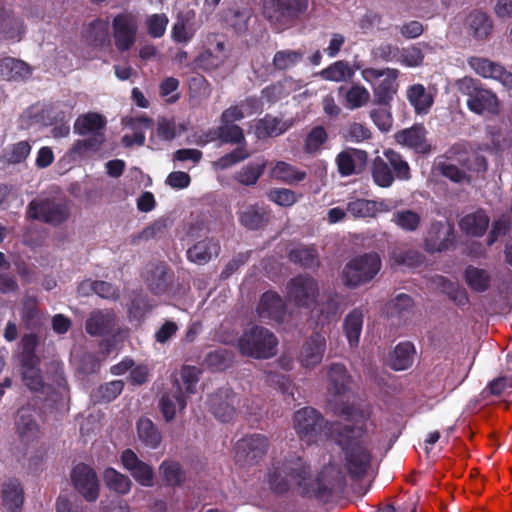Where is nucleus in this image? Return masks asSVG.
Here are the masks:
<instances>
[{"mask_svg": "<svg viewBox=\"0 0 512 512\" xmlns=\"http://www.w3.org/2000/svg\"><path fill=\"white\" fill-rule=\"evenodd\" d=\"M265 477L269 490L276 496L296 490L303 498L317 500H328L334 492H342L347 484L339 465L324 466L313 477L311 463L302 454L292 451L273 458Z\"/></svg>", "mask_w": 512, "mask_h": 512, "instance_id": "nucleus-1", "label": "nucleus"}, {"mask_svg": "<svg viewBox=\"0 0 512 512\" xmlns=\"http://www.w3.org/2000/svg\"><path fill=\"white\" fill-rule=\"evenodd\" d=\"M365 423H336L332 434L335 443L344 455V465L349 476L354 480L362 479L368 472L372 461V453L366 444Z\"/></svg>", "mask_w": 512, "mask_h": 512, "instance_id": "nucleus-2", "label": "nucleus"}, {"mask_svg": "<svg viewBox=\"0 0 512 512\" xmlns=\"http://www.w3.org/2000/svg\"><path fill=\"white\" fill-rule=\"evenodd\" d=\"M278 339L268 328L253 325L237 340L239 353L257 360L270 359L277 354Z\"/></svg>", "mask_w": 512, "mask_h": 512, "instance_id": "nucleus-3", "label": "nucleus"}, {"mask_svg": "<svg viewBox=\"0 0 512 512\" xmlns=\"http://www.w3.org/2000/svg\"><path fill=\"white\" fill-rule=\"evenodd\" d=\"M309 0H264L263 15L277 32L293 27L306 13Z\"/></svg>", "mask_w": 512, "mask_h": 512, "instance_id": "nucleus-4", "label": "nucleus"}, {"mask_svg": "<svg viewBox=\"0 0 512 512\" xmlns=\"http://www.w3.org/2000/svg\"><path fill=\"white\" fill-rule=\"evenodd\" d=\"M381 258L376 252L364 253L349 260L341 273L343 284L356 288L375 278L381 269Z\"/></svg>", "mask_w": 512, "mask_h": 512, "instance_id": "nucleus-5", "label": "nucleus"}, {"mask_svg": "<svg viewBox=\"0 0 512 512\" xmlns=\"http://www.w3.org/2000/svg\"><path fill=\"white\" fill-rule=\"evenodd\" d=\"M458 90L467 96V107L478 115L484 113L498 114L499 102L497 96L490 90L482 87L480 81L471 77H464L457 81Z\"/></svg>", "mask_w": 512, "mask_h": 512, "instance_id": "nucleus-6", "label": "nucleus"}, {"mask_svg": "<svg viewBox=\"0 0 512 512\" xmlns=\"http://www.w3.org/2000/svg\"><path fill=\"white\" fill-rule=\"evenodd\" d=\"M320 287L309 274H298L286 284V298L295 307L313 311L318 305Z\"/></svg>", "mask_w": 512, "mask_h": 512, "instance_id": "nucleus-7", "label": "nucleus"}, {"mask_svg": "<svg viewBox=\"0 0 512 512\" xmlns=\"http://www.w3.org/2000/svg\"><path fill=\"white\" fill-rule=\"evenodd\" d=\"M271 446L269 438L261 433L247 434L234 446L236 463L242 466H254L266 457Z\"/></svg>", "mask_w": 512, "mask_h": 512, "instance_id": "nucleus-8", "label": "nucleus"}, {"mask_svg": "<svg viewBox=\"0 0 512 512\" xmlns=\"http://www.w3.org/2000/svg\"><path fill=\"white\" fill-rule=\"evenodd\" d=\"M455 245V227L449 220L432 221L423 235V249L429 254L446 252Z\"/></svg>", "mask_w": 512, "mask_h": 512, "instance_id": "nucleus-9", "label": "nucleus"}, {"mask_svg": "<svg viewBox=\"0 0 512 512\" xmlns=\"http://www.w3.org/2000/svg\"><path fill=\"white\" fill-rule=\"evenodd\" d=\"M26 217L51 225H60L69 217V210L63 203L50 198L33 199L26 208Z\"/></svg>", "mask_w": 512, "mask_h": 512, "instance_id": "nucleus-10", "label": "nucleus"}, {"mask_svg": "<svg viewBox=\"0 0 512 512\" xmlns=\"http://www.w3.org/2000/svg\"><path fill=\"white\" fill-rule=\"evenodd\" d=\"M115 46L120 52L131 49L136 41L138 30L137 16L131 12H121L112 21Z\"/></svg>", "mask_w": 512, "mask_h": 512, "instance_id": "nucleus-11", "label": "nucleus"}, {"mask_svg": "<svg viewBox=\"0 0 512 512\" xmlns=\"http://www.w3.org/2000/svg\"><path fill=\"white\" fill-rule=\"evenodd\" d=\"M293 419L297 434L308 443L316 441L325 426L324 417L312 407L296 411Z\"/></svg>", "mask_w": 512, "mask_h": 512, "instance_id": "nucleus-12", "label": "nucleus"}, {"mask_svg": "<svg viewBox=\"0 0 512 512\" xmlns=\"http://www.w3.org/2000/svg\"><path fill=\"white\" fill-rule=\"evenodd\" d=\"M70 476L73 487L87 502H95L98 499L99 479L92 467L79 463L73 467Z\"/></svg>", "mask_w": 512, "mask_h": 512, "instance_id": "nucleus-13", "label": "nucleus"}, {"mask_svg": "<svg viewBox=\"0 0 512 512\" xmlns=\"http://www.w3.org/2000/svg\"><path fill=\"white\" fill-rule=\"evenodd\" d=\"M239 396L229 387L219 388L209 398L210 412L221 422L233 420L239 405Z\"/></svg>", "mask_w": 512, "mask_h": 512, "instance_id": "nucleus-14", "label": "nucleus"}, {"mask_svg": "<svg viewBox=\"0 0 512 512\" xmlns=\"http://www.w3.org/2000/svg\"><path fill=\"white\" fill-rule=\"evenodd\" d=\"M469 66L483 78H491L499 81L503 86L512 89V73L499 63L487 58L471 57L468 60Z\"/></svg>", "mask_w": 512, "mask_h": 512, "instance_id": "nucleus-15", "label": "nucleus"}, {"mask_svg": "<svg viewBox=\"0 0 512 512\" xmlns=\"http://www.w3.org/2000/svg\"><path fill=\"white\" fill-rule=\"evenodd\" d=\"M469 66L483 78H491L499 81L503 86L512 89V73L499 63L487 58L471 57L468 60Z\"/></svg>", "mask_w": 512, "mask_h": 512, "instance_id": "nucleus-16", "label": "nucleus"}, {"mask_svg": "<svg viewBox=\"0 0 512 512\" xmlns=\"http://www.w3.org/2000/svg\"><path fill=\"white\" fill-rule=\"evenodd\" d=\"M326 351V338L320 332H313L303 343L299 362L304 368H314L322 362Z\"/></svg>", "mask_w": 512, "mask_h": 512, "instance_id": "nucleus-17", "label": "nucleus"}, {"mask_svg": "<svg viewBox=\"0 0 512 512\" xmlns=\"http://www.w3.org/2000/svg\"><path fill=\"white\" fill-rule=\"evenodd\" d=\"M257 313L260 318L282 323L287 313V307L279 293L269 290L261 295Z\"/></svg>", "mask_w": 512, "mask_h": 512, "instance_id": "nucleus-18", "label": "nucleus"}, {"mask_svg": "<svg viewBox=\"0 0 512 512\" xmlns=\"http://www.w3.org/2000/svg\"><path fill=\"white\" fill-rule=\"evenodd\" d=\"M121 463L141 486H153L154 472L152 467L140 460L132 449H125L122 452Z\"/></svg>", "mask_w": 512, "mask_h": 512, "instance_id": "nucleus-19", "label": "nucleus"}, {"mask_svg": "<svg viewBox=\"0 0 512 512\" xmlns=\"http://www.w3.org/2000/svg\"><path fill=\"white\" fill-rule=\"evenodd\" d=\"M427 130L422 124H414L410 128L400 130L396 133V141L413 149L418 154H429L432 146L427 141Z\"/></svg>", "mask_w": 512, "mask_h": 512, "instance_id": "nucleus-20", "label": "nucleus"}, {"mask_svg": "<svg viewBox=\"0 0 512 512\" xmlns=\"http://www.w3.org/2000/svg\"><path fill=\"white\" fill-rule=\"evenodd\" d=\"M171 393H164L159 400V408L166 422H171L176 415V407L184 410L187 406L186 396L178 377L172 380Z\"/></svg>", "mask_w": 512, "mask_h": 512, "instance_id": "nucleus-21", "label": "nucleus"}, {"mask_svg": "<svg viewBox=\"0 0 512 512\" xmlns=\"http://www.w3.org/2000/svg\"><path fill=\"white\" fill-rule=\"evenodd\" d=\"M115 313L110 310H94L85 322V330L90 336H106L114 331Z\"/></svg>", "mask_w": 512, "mask_h": 512, "instance_id": "nucleus-22", "label": "nucleus"}, {"mask_svg": "<svg viewBox=\"0 0 512 512\" xmlns=\"http://www.w3.org/2000/svg\"><path fill=\"white\" fill-rule=\"evenodd\" d=\"M15 425L22 442L29 443L38 437L39 424L36 411L32 407H22L17 411Z\"/></svg>", "mask_w": 512, "mask_h": 512, "instance_id": "nucleus-23", "label": "nucleus"}, {"mask_svg": "<svg viewBox=\"0 0 512 512\" xmlns=\"http://www.w3.org/2000/svg\"><path fill=\"white\" fill-rule=\"evenodd\" d=\"M399 71L387 68V72L376 85L373 86L374 103L379 106H390L394 95L397 93Z\"/></svg>", "mask_w": 512, "mask_h": 512, "instance_id": "nucleus-24", "label": "nucleus"}, {"mask_svg": "<svg viewBox=\"0 0 512 512\" xmlns=\"http://www.w3.org/2000/svg\"><path fill=\"white\" fill-rule=\"evenodd\" d=\"M327 378L329 394L343 396L349 391L352 379L344 364L331 363L327 368Z\"/></svg>", "mask_w": 512, "mask_h": 512, "instance_id": "nucleus-25", "label": "nucleus"}, {"mask_svg": "<svg viewBox=\"0 0 512 512\" xmlns=\"http://www.w3.org/2000/svg\"><path fill=\"white\" fill-rule=\"evenodd\" d=\"M220 249V244L217 240L205 238L188 248L186 256L190 262L204 265L208 263L212 257H217L220 253Z\"/></svg>", "mask_w": 512, "mask_h": 512, "instance_id": "nucleus-26", "label": "nucleus"}, {"mask_svg": "<svg viewBox=\"0 0 512 512\" xmlns=\"http://www.w3.org/2000/svg\"><path fill=\"white\" fill-rule=\"evenodd\" d=\"M1 498L5 512H21L24 492L20 482L17 479H10L3 483Z\"/></svg>", "mask_w": 512, "mask_h": 512, "instance_id": "nucleus-27", "label": "nucleus"}, {"mask_svg": "<svg viewBox=\"0 0 512 512\" xmlns=\"http://www.w3.org/2000/svg\"><path fill=\"white\" fill-rule=\"evenodd\" d=\"M364 312L360 307L351 310L344 318L342 330L350 347H357L363 328Z\"/></svg>", "mask_w": 512, "mask_h": 512, "instance_id": "nucleus-28", "label": "nucleus"}, {"mask_svg": "<svg viewBox=\"0 0 512 512\" xmlns=\"http://www.w3.org/2000/svg\"><path fill=\"white\" fill-rule=\"evenodd\" d=\"M195 13L193 11L179 12L172 26L171 38L176 43H188L195 34L193 20Z\"/></svg>", "mask_w": 512, "mask_h": 512, "instance_id": "nucleus-29", "label": "nucleus"}, {"mask_svg": "<svg viewBox=\"0 0 512 512\" xmlns=\"http://www.w3.org/2000/svg\"><path fill=\"white\" fill-rule=\"evenodd\" d=\"M270 221L269 211L259 205H249L239 213V222L249 230L264 228Z\"/></svg>", "mask_w": 512, "mask_h": 512, "instance_id": "nucleus-30", "label": "nucleus"}, {"mask_svg": "<svg viewBox=\"0 0 512 512\" xmlns=\"http://www.w3.org/2000/svg\"><path fill=\"white\" fill-rule=\"evenodd\" d=\"M19 364L25 386L34 392L42 391L45 383L40 368L41 359L21 360Z\"/></svg>", "mask_w": 512, "mask_h": 512, "instance_id": "nucleus-31", "label": "nucleus"}, {"mask_svg": "<svg viewBox=\"0 0 512 512\" xmlns=\"http://www.w3.org/2000/svg\"><path fill=\"white\" fill-rule=\"evenodd\" d=\"M490 218L482 209L465 215L459 222L461 230L468 236L481 237L489 227Z\"/></svg>", "mask_w": 512, "mask_h": 512, "instance_id": "nucleus-32", "label": "nucleus"}, {"mask_svg": "<svg viewBox=\"0 0 512 512\" xmlns=\"http://www.w3.org/2000/svg\"><path fill=\"white\" fill-rule=\"evenodd\" d=\"M137 436L140 442L151 449H157L162 442V433L148 417H140L136 423Z\"/></svg>", "mask_w": 512, "mask_h": 512, "instance_id": "nucleus-33", "label": "nucleus"}, {"mask_svg": "<svg viewBox=\"0 0 512 512\" xmlns=\"http://www.w3.org/2000/svg\"><path fill=\"white\" fill-rule=\"evenodd\" d=\"M470 34L476 40H485L492 33L493 22L484 12L474 10L466 18Z\"/></svg>", "mask_w": 512, "mask_h": 512, "instance_id": "nucleus-34", "label": "nucleus"}, {"mask_svg": "<svg viewBox=\"0 0 512 512\" xmlns=\"http://www.w3.org/2000/svg\"><path fill=\"white\" fill-rule=\"evenodd\" d=\"M107 121L105 117L96 112L80 115L74 123V132L84 136L92 133L104 132Z\"/></svg>", "mask_w": 512, "mask_h": 512, "instance_id": "nucleus-35", "label": "nucleus"}, {"mask_svg": "<svg viewBox=\"0 0 512 512\" xmlns=\"http://www.w3.org/2000/svg\"><path fill=\"white\" fill-rule=\"evenodd\" d=\"M391 265L395 267L406 266L409 268H418L424 261L425 256L415 249L393 248L389 253Z\"/></svg>", "mask_w": 512, "mask_h": 512, "instance_id": "nucleus-36", "label": "nucleus"}, {"mask_svg": "<svg viewBox=\"0 0 512 512\" xmlns=\"http://www.w3.org/2000/svg\"><path fill=\"white\" fill-rule=\"evenodd\" d=\"M31 68L27 63L11 57L0 61V75L7 80H24L31 76Z\"/></svg>", "mask_w": 512, "mask_h": 512, "instance_id": "nucleus-37", "label": "nucleus"}, {"mask_svg": "<svg viewBox=\"0 0 512 512\" xmlns=\"http://www.w3.org/2000/svg\"><path fill=\"white\" fill-rule=\"evenodd\" d=\"M289 260L304 269H316L319 267V254L315 247L299 246L291 249Z\"/></svg>", "mask_w": 512, "mask_h": 512, "instance_id": "nucleus-38", "label": "nucleus"}, {"mask_svg": "<svg viewBox=\"0 0 512 512\" xmlns=\"http://www.w3.org/2000/svg\"><path fill=\"white\" fill-rule=\"evenodd\" d=\"M464 280L471 290L483 293L490 287L491 275L485 269L468 265L464 271Z\"/></svg>", "mask_w": 512, "mask_h": 512, "instance_id": "nucleus-39", "label": "nucleus"}, {"mask_svg": "<svg viewBox=\"0 0 512 512\" xmlns=\"http://www.w3.org/2000/svg\"><path fill=\"white\" fill-rule=\"evenodd\" d=\"M415 346L409 341L400 342L393 351L390 366L395 371L406 370L414 361Z\"/></svg>", "mask_w": 512, "mask_h": 512, "instance_id": "nucleus-40", "label": "nucleus"}, {"mask_svg": "<svg viewBox=\"0 0 512 512\" xmlns=\"http://www.w3.org/2000/svg\"><path fill=\"white\" fill-rule=\"evenodd\" d=\"M21 320L27 330H38L42 325L41 311L35 297H26L21 309Z\"/></svg>", "mask_w": 512, "mask_h": 512, "instance_id": "nucleus-41", "label": "nucleus"}, {"mask_svg": "<svg viewBox=\"0 0 512 512\" xmlns=\"http://www.w3.org/2000/svg\"><path fill=\"white\" fill-rule=\"evenodd\" d=\"M407 98L417 114H426L433 105V97L422 84H414L407 90Z\"/></svg>", "mask_w": 512, "mask_h": 512, "instance_id": "nucleus-42", "label": "nucleus"}, {"mask_svg": "<svg viewBox=\"0 0 512 512\" xmlns=\"http://www.w3.org/2000/svg\"><path fill=\"white\" fill-rule=\"evenodd\" d=\"M24 33V25L21 19L13 16L10 11L0 9V34L7 39L20 40Z\"/></svg>", "mask_w": 512, "mask_h": 512, "instance_id": "nucleus-43", "label": "nucleus"}, {"mask_svg": "<svg viewBox=\"0 0 512 512\" xmlns=\"http://www.w3.org/2000/svg\"><path fill=\"white\" fill-rule=\"evenodd\" d=\"M85 38L94 47L108 44L109 22L101 18L93 20L85 31Z\"/></svg>", "mask_w": 512, "mask_h": 512, "instance_id": "nucleus-44", "label": "nucleus"}, {"mask_svg": "<svg viewBox=\"0 0 512 512\" xmlns=\"http://www.w3.org/2000/svg\"><path fill=\"white\" fill-rule=\"evenodd\" d=\"M303 59L302 50L283 49L274 54L272 65L276 71H287L301 63Z\"/></svg>", "mask_w": 512, "mask_h": 512, "instance_id": "nucleus-45", "label": "nucleus"}, {"mask_svg": "<svg viewBox=\"0 0 512 512\" xmlns=\"http://www.w3.org/2000/svg\"><path fill=\"white\" fill-rule=\"evenodd\" d=\"M338 93L344 96L346 107L349 109L360 108L367 104L370 99L369 91L360 84H354L349 89L342 86L338 89Z\"/></svg>", "mask_w": 512, "mask_h": 512, "instance_id": "nucleus-46", "label": "nucleus"}, {"mask_svg": "<svg viewBox=\"0 0 512 512\" xmlns=\"http://www.w3.org/2000/svg\"><path fill=\"white\" fill-rule=\"evenodd\" d=\"M371 175L374 183L381 188L392 186L396 178L388 163L379 156L372 162Z\"/></svg>", "mask_w": 512, "mask_h": 512, "instance_id": "nucleus-47", "label": "nucleus"}, {"mask_svg": "<svg viewBox=\"0 0 512 512\" xmlns=\"http://www.w3.org/2000/svg\"><path fill=\"white\" fill-rule=\"evenodd\" d=\"M271 175L273 178L287 184L301 182L307 176L305 171H300L295 166L284 161H279L276 163V165L271 170Z\"/></svg>", "mask_w": 512, "mask_h": 512, "instance_id": "nucleus-48", "label": "nucleus"}, {"mask_svg": "<svg viewBox=\"0 0 512 512\" xmlns=\"http://www.w3.org/2000/svg\"><path fill=\"white\" fill-rule=\"evenodd\" d=\"M287 130L285 124L277 117L266 114L256 124V135L258 138L276 137Z\"/></svg>", "mask_w": 512, "mask_h": 512, "instance_id": "nucleus-49", "label": "nucleus"}, {"mask_svg": "<svg viewBox=\"0 0 512 512\" xmlns=\"http://www.w3.org/2000/svg\"><path fill=\"white\" fill-rule=\"evenodd\" d=\"M202 370L194 365H183L180 369L179 382L185 396L193 395L197 392V385L200 381Z\"/></svg>", "mask_w": 512, "mask_h": 512, "instance_id": "nucleus-50", "label": "nucleus"}, {"mask_svg": "<svg viewBox=\"0 0 512 512\" xmlns=\"http://www.w3.org/2000/svg\"><path fill=\"white\" fill-rule=\"evenodd\" d=\"M159 471L165 484L168 486H181L185 481V472L177 461H163L159 467Z\"/></svg>", "mask_w": 512, "mask_h": 512, "instance_id": "nucleus-51", "label": "nucleus"}, {"mask_svg": "<svg viewBox=\"0 0 512 512\" xmlns=\"http://www.w3.org/2000/svg\"><path fill=\"white\" fill-rule=\"evenodd\" d=\"M384 156L397 179L407 181L411 178L410 166L399 152L387 149L384 151Z\"/></svg>", "mask_w": 512, "mask_h": 512, "instance_id": "nucleus-52", "label": "nucleus"}, {"mask_svg": "<svg viewBox=\"0 0 512 512\" xmlns=\"http://www.w3.org/2000/svg\"><path fill=\"white\" fill-rule=\"evenodd\" d=\"M323 79L328 81H346L354 76V70L343 60L336 61L320 72Z\"/></svg>", "mask_w": 512, "mask_h": 512, "instance_id": "nucleus-53", "label": "nucleus"}, {"mask_svg": "<svg viewBox=\"0 0 512 512\" xmlns=\"http://www.w3.org/2000/svg\"><path fill=\"white\" fill-rule=\"evenodd\" d=\"M103 478L106 486L118 494H127L131 489L132 482L130 478L114 468L105 469Z\"/></svg>", "mask_w": 512, "mask_h": 512, "instance_id": "nucleus-54", "label": "nucleus"}, {"mask_svg": "<svg viewBox=\"0 0 512 512\" xmlns=\"http://www.w3.org/2000/svg\"><path fill=\"white\" fill-rule=\"evenodd\" d=\"M392 222L406 232H415L421 224V216L416 211L404 209L393 214Z\"/></svg>", "mask_w": 512, "mask_h": 512, "instance_id": "nucleus-55", "label": "nucleus"}, {"mask_svg": "<svg viewBox=\"0 0 512 512\" xmlns=\"http://www.w3.org/2000/svg\"><path fill=\"white\" fill-rule=\"evenodd\" d=\"M250 157L246 145L236 147L231 152L221 156L213 162V167L216 170H226Z\"/></svg>", "mask_w": 512, "mask_h": 512, "instance_id": "nucleus-56", "label": "nucleus"}, {"mask_svg": "<svg viewBox=\"0 0 512 512\" xmlns=\"http://www.w3.org/2000/svg\"><path fill=\"white\" fill-rule=\"evenodd\" d=\"M148 287L152 293L161 295L165 293L170 284V276L166 267H156L147 278Z\"/></svg>", "mask_w": 512, "mask_h": 512, "instance_id": "nucleus-57", "label": "nucleus"}, {"mask_svg": "<svg viewBox=\"0 0 512 512\" xmlns=\"http://www.w3.org/2000/svg\"><path fill=\"white\" fill-rule=\"evenodd\" d=\"M217 137L223 143L245 145L243 129L237 124L222 123L218 127Z\"/></svg>", "mask_w": 512, "mask_h": 512, "instance_id": "nucleus-58", "label": "nucleus"}, {"mask_svg": "<svg viewBox=\"0 0 512 512\" xmlns=\"http://www.w3.org/2000/svg\"><path fill=\"white\" fill-rule=\"evenodd\" d=\"M437 170L440 173L441 176L449 179L451 182L456 184H470L471 183V176L466 173L465 170L460 169L455 164L446 162V161H439L437 163Z\"/></svg>", "mask_w": 512, "mask_h": 512, "instance_id": "nucleus-59", "label": "nucleus"}, {"mask_svg": "<svg viewBox=\"0 0 512 512\" xmlns=\"http://www.w3.org/2000/svg\"><path fill=\"white\" fill-rule=\"evenodd\" d=\"M328 140V134L323 126H315L307 134L304 141V151L307 154L317 153Z\"/></svg>", "mask_w": 512, "mask_h": 512, "instance_id": "nucleus-60", "label": "nucleus"}, {"mask_svg": "<svg viewBox=\"0 0 512 512\" xmlns=\"http://www.w3.org/2000/svg\"><path fill=\"white\" fill-rule=\"evenodd\" d=\"M232 354L226 349H216L205 357V364L211 371H223L230 366Z\"/></svg>", "mask_w": 512, "mask_h": 512, "instance_id": "nucleus-61", "label": "nucleus"}, {"mask_svg": "<svg viewBox=\"0 0 512 512\" xmlns=\"http://www.w3.org/2000/svg\"><path fill=\"white\" fill-rule=\"evenodd\" d=\"M346 210L355 218L372 217L376 212V202L367 199H356L347 204Z\"/></svg>", "mask_w": 512, "mask_h": 512, "instance_id": "nucleus-62", "label": "nucleus"}, {"mask_svg": "<svg viewBox=\"0 0 512 512\" xmlns=\"http://www.w3.org/2000/svg\"><path fill=\"white\" fill-rule=\"evenodd\" d=\"M39 345V337L35 333L24 334L20 341L21 351L18 355V360H38L41 359L36 354L37 346Z\"/></svg>", "mask_w": 512, "mask_h": 512, "instance_id": "nucleus-63", "label": "nucleus"}, {"mask_svg": "<svg viewBox=\"0 0 512 512\" xmlns=\"http://www.w3.org/2000/svg\"><path fill=\"white\" fill-rule=\"evenodd\" d=\"M124 388V382L122 380H114L103 385H100L95 397L98 402L109 403L116 399L121 394Z\"/></svg>", "mask_w": 512, "mask_h": 512, "instance_id": "nucleus-64", "label": "nucleus"}]
</instances>
